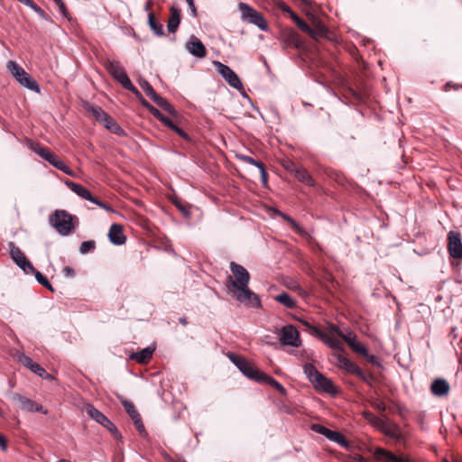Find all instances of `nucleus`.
Returning <instances> with one entry per match:
<instances>
[{"instance_id":"obj_54","label":"nucleus","mask_w":462,"mask_h":462,"mask_svg":"<svg viewBox=\"0 0 462 462\" xmlns=\"http://www.w3.org/2000/svg\"><path fill=\"white\" fill-rule=\"evenodd\" d=\"M138 100L140 101V103L152 115L156 110L157 108L155 106H153L152 104H150L143 97V95L141 94V96H139L138 97Z\"/></svg>"},{"instance_id":"obj_16","label":"nucleus","mask_w":462,"mask_h":462,"mask_svg":"<svg viewBox=\"0 0 462 462\" xmlns=\"http://www.w3.org/2000/svg\"><path fill=\"white\" fill-rule=\"evenodd\" d=\"M448 250L452 258L462 259L461 233H448Z\"/></svg>"},{"instance_id":"obj_45","label":"nucleus","mask_w":462,"mask_h":462,"mask_svg":"<svg viewBox=\"0 0 462 462\" xmlns=\"http://www.w3.org/2000/svg\"><path fill=\"white\" fill-rule=\"evenodd\" d=\"M385 433L387 436L396 440H402L403 438L400 428L397 426H393V428L387 430Z\"/></svg>"},{"instance_id":"obj_25","label":"nucleus","mask_w":462,"mask_h":462,"mask_svg":"<svg viewBox=\"0 0 462 462\" xmlns=\"http://www.w3.org/2000/svg\"><path fill=\"white\" fill-rule=\"evenodd\" d=\"M66 185L80 198L88 201H94L91 192L81 184L68 180L66 181Z\"/></svg>"},{"instance_id":"obj_43","label":"nucleus","mask_w":462,"mask_h":462,"mask_svg":"<svg viewBox=\"0 0 462 462\" xmlns=\"http://www.w3.org/2000/svg\"><path fill=\"white\" fill-rule=\"evenodd\" d=\"M174 205L176 206V208L181 212V214L185 217H189L190 216V207L189 204L187 203H184L179 199H176L174 200Z\"/></svg>"},{"instance_id":"obj_5","label":"nucleus","mask_w":462,"mask_h":462,"mask_svg":"<svg viewBox=\"0 0 462 462\" xmlns=\"http://www.w3.org/2000/svg\"><path fill=\"white\" fill-rule=\"evenodd\" d=\"M337 362L338 367L344 369L348 374L357 376L364 383H371L374 379L372 374L364 372L356 364L340 354L337 356Z\"/></svg>"},{"instance_id":"obj_40","label":"nucleus","mask_w":462,"mask_h":462,"mask_svg":"<svg viewBox=\"0 0 462 462\" xmlns=\"http://www.w3.org/2000/svg\"><path fill=\"white\" fill-rule=\"evenodd\" d=\"M139 84L142 89L152 100L157 97L158 94L155 92L152 85L147 80L142 79L140 80Z\"/></svg>"},{"instance_id":"obj_33","label":"nucleus","mask_w":462,"mask_h":462,"mask_svg":"<svg viewBox=\"0 0 462 462\" xmlns=\"http://www.w3.org/2000/svg\"><path fill=\"white\" fill-rule=\"evenodd\" d=\"M275 300L279 303L282 304L288 309H294L297 306V301L295 299H293L289 293L282 292L279 295H277L275 298Z\"/></svg>"},{"instance_id":"obj_42","label":"nucleus","mask_w":462,"mask_h":462,"mask_svg":"<svg viewBox=\"0 0 462 462\" xmlns=\"http://www.w3.org/2000/svg\"><path fill=\"white\" fill-rule=\"evenodd\" d=\"M96 248V242L94 240H88L81 243L79 252L82 254L91 253Z\"/></svg>"},{"instance_id":"obj_39","label":"nucleus","mask_w":462,"mask_h":462,"mask_svg":"<svg viewBox=\"0 0 462 462\" xmlns=\"http://www.w3.org/2000/svg\"><path fill=\"white\" fill-rule=\"evenodd\" d=\"M107 236L109 241L116 245H121L126 241L125 233H107Z\"/></svg>"},{"instance_id":"obj_12","label":"nucleus","mask_w":462,"mask_h":462,"mask_svg":"<svg viewBox=\"0 0 462 462\" xmlns=\"http://www.w3.org/2000/svg\"><path fill=\"white\" fill-rule=\"evenodd\" d=\"M213 64L216 67L217 72L232 88L237 90L243 89V84L233 69H231L227 65L223 64L217 60L214 61Z\"/></svg>"},{"instance_id":"obj_6","label":"nucleus","mask_w":462,"mask_h":462,"mask_svg":"<svg viewBox=\"0 0 462 462\" xmlns=\"http://www.w3.org/2000/svg\"><path fill=\"white\" fill-rule=\"evenodd\" d=\"M86 412L91 419L108 430L116 440L122 439V435L116 425L99 410L96 409L92 404H88L86 406Z\"/></svg>"},{"instance_id":"obj_23","label":"nucleus","mask_w":462,"mask_h":462,"mask_svg":"<svg viewBox=\"0 0 462 462\" xmlns=\"http://www.w3.org/2000/svg\"><path fill=\"white\" fill-rule=\"evenodd\" d=\"M450 390L448 383L443 378L435 379L430 385L432 394L441 397L448 393Z\"/></svg>"},{"instance_id":"obj_51","label":"nucleus","mask_w":462,"mask_h":462,"mask_svg":"<svg viewBox=\"0 0 462 462\" xmlns=\"http://www.w3.org/2000/svg\"><path fill=\"white\" fill-rule=\"evenodd\" d=\"M295 23L302 32H306L307 34L313 33L312 28H310L309 24L301 18H300Z\"/></svg>"},{"instance_id":"obj_28","label":"nucleus","mask_w":462,"mask_h":462,"mask_svg":"<svg viewBox=\"0 0 462 462\" xmlns=\"http://www.w3.org/2000/svg\"><path fill=\"white\" fill-rule=\"evenodd\" d=\"M84 108L98 123H101L102 121H104V119H106V116L107 115V113L105 110H103L100 106L94 105V104L88 103V102L84 104Z\"/></svg>"},{"instance_id":"obj_44","label":"nucleus","mask_w":462,"mask_h":462,"mask_svg":"<svg viewBox=\"0 0 462 462\" xmlns=\"http://www.w3.org/2000/svg\"><path fill=\"white\" fill-rule=\"evenodd\" d=\"M339 337L342 338L348 346L357 338L356 335L348 328L346 331H342L341 334H339Z\"/></svg>"},{"instance_id":"obj_50","label":"nucleus","mask_w":462,"mask_h":462,"mask_svg":"<svg viewBox=\"0 0 462 462\" xmlns=\"http://www.w3.org/2000/svg\"><path fill=\"white\" fill-rule=\"evenodd\" d=\"M107 130L118 136L126 135L125 131L116 122H115L114 125L107 126Z\"/></svg>"},{"instance_id":"obj_61","label":"nucleus","mask_w":462,"mask_h":462,"mask_svg":"<svg viewBox=\"0 0 462 462\" xmlns=\"http://www.w3.org/2000/svg\"><path fill=\"white\" fill-rule=\"evenodd\" d=\"M115 122L116 121L107 114L106 119H104V121H102L100 124H102L107 129V126L114 125Z\"/></svg>"},{"instance_id":"obj_21","label":"nucleus","mask_w":462,"mask_h":462,"mask_svg":"<svg viewBox=\"0 0 462 462\" xmlns=\"http://www.w3.org/2000/svg\"><path fill=\"white\" fill-rule=\"evenodd\" d=\"M374 456L377 460L383 462H411L406 457H398L393 452L382 448H377L374 450Z\"/></svg>"},{"instance_id":"obj_4","label":"nucleus","mask_w":462,"mask_h":462,"mask_svg":"<svg viewBox=\"0 0 462 462\" xmlns=\"http://www.w3.org/2000/svg\"><path fill=\"white\" fill-rule=\"evenodd\" d=\"M238 9L241 13V19L244 22L252 23L262 31L268 30V23L262 13L258 12L254 7L245 3H240L238 5Z\"/></svg>"},{"instance_id":"obj_57","label":"nucleus","mask_w":462,"mask_h":462,"mask_svg":"<svg viewBox=\"0 0 462 462\" xmlns=\"http://www.w3.org/2000/svg\"><path fill=\"white\" fill-rule=\"evenodd\" d=\"M62 272L64 276L68 278H73L76 275L75 270L70 266H65Z\"/></svg>"},{"instance_id":"obj_35","label":"nucleus","mask_w":462,"mask_h":462,"mask_svg":"<svg viewBox=\"0 0 462 462\" xmlns=\"http://www.w3.org/2000/svg\"><path fill=\"white\" fill-rule=\"evenodd\" d=\"M286 42L287 43L295 48V49H300L303 45V42L300 37V35L295 32H290L286 36Z\"/></svg>"},{"instance_id":"obj_11","label":"nucleus","mask_w":462,"mask_h":462,"mask_svg":"<svg viewBox=\"0 0 462 462\" xmlns=\"http://www.w3.org/2000/svg\"><path fill=\"white\" fill-rule=\"evenodd\" d=\"M310 429L313 431L323 435L330 441L337 443L341 447L347 448L349 446V442L346 438L339 431L331 430L330 429L318 423L312 424Z\"/></svg>"},{"instance_id":"obj_27","label":"nucleus","mask_w":462,"mask_h":462,"mask_svg":"<svg viewBox=\"0 0 462 462\" xmlns=\"http://www.w3.org/2000/svg\"><path fill=\"white\" fill-rule=\"evenodd\" d=\"M153 352H154V348L150 347V346L145 347L139 352L131 354L130 358L132 360L136 361L139 364H146L152 358Z\"/></svg>"},{"instance_id":"obj_34","label":"nucleus","mask_w":462,"mask_h":462,"mask_svg":"<svg viewBox=\"0 0 462 462\" xmlns=\"http://www.w3.org/2000/svg\"><path fill=\"white\" fill-rule=\"evenodd\" d=\"M318 337L322 339L329 347H331L334 350L341 351L343 349V345L337 337H328L323 332L322 335L318 336Z\"/></svg>"},{"instance_id":"obj_64","label":"nucleus","mask_w":462,"mask_h":462,"mask_svg":"<svg viewBox=\"0 0 462 462\" xmlns=\"http://www.w3.org/2000/svg\"><path fill=\"white\" fill-rule=\"evenodd\" d=\"M108 231H123V226L120 224L114 223L110 226Z\"/></svg>"},{"instance_id":"obj_13","label":"nucleus","mask_w":462,"mask_h":462,"mask_svg":"<svg viewBox=\"0 0 462 462\" xmlns=\"http://www.w3.org/2000/svg\"><path fill=\"white\" fill-rule=\"evenodd\" d=\"M234 296L236 299L251 308H259L261 307V300L259 297L254 293L252 291L249 290L248 286L246 288L236 290L234 292Z\"/></svg>"},{"instance_id":"obj_58","label":"nucleus","mask_w":462,"mask_h":462,"mask_svg":"<svg viewBox=\"0 0 462 462\" xmlns=\"http://www.w3.org/2000/svg\"><path fill=\"white\" fill-rule=\"evenodd\" d=\"M188 5H189V11H190V14L193 17H197L198 16V12H197V8L195 6V3H194V0H186Z\"/></svg>"},{"instance_id":"obj_7","label":"nucleus","mask_w":462,"mask_h":462,"mask_svg":"<svg viewBox=\"0 0 462 462\" xmlns=\"http://www.w3.org/2000/svg\"><path fill=\"white\" fill-rule=\"evenodd\" d=\"M231 362L239 369V371L247 378L255 382L259 379L261 374L260 370L256 369L253 365L248 363L244 357L237 356L234 353L228 355Z\"/></svg>"},{"instance_id":"obj_19","label":"nucleus","mask_w":462,"mask_h":462,"mask_svg":"<svg viewBox=\"0 0 462 462\" xmlns=\"http://www.w3.org/2000/svg\"><path fill=\"white\" fill-rule=\"evenodd\" d=\"M186 50L193 56L197 58H205L207 55V50L203 42L197 38L196 36L192 35L189 42H187Z\"/></svg>"},{"instance_id":"obj_49","label":"nucleus","mask_w":462,"mask_h":462,"mask_svg":"<svg viewBox=\"0 0 462 462\" xmlns=\"http://www.w3.org/2000/svg\"><path fill=\"white\" fill-rule=\"evenodd\" d=\"M275 214L276 215H279L281 216L282 218H284L288 223L291 224V226L292 228H294L296 231H301L298 226V224L296 223V221L291 218L290 216L279 211V210H275Z\"/></svg>"},{"instance_id":"obj_41","label":"nucleus","mask_w":462,"mask_h":462,"mask_svg":"<svg viewBox=\"0 0 462 462\" xmlns=\"http://www.w3.org/2000/svg\"><path fill=\"white\" fill-rule=\"evenodd\" d=\"M355 353L360 355L361 356L367 355V348L360 343L357 338L350 343L348 346Z\"/></svg>"},{"instance_id":"obj_20","label":"nucleus","mask_w":462,"mask_h":462,"mask_svg":"<svg viewBox=\"0 0 462 462\" xmlns=\"http://www.w3.org/2000/svg\"><path fill=\"white\" fill-rule=\"evenodd\" d=\"M152 116L157 118L159 121H161L164 125H166L168 128L175 132L177 134H179L180 137H182L185 140H189V136L188 134L183 131L180 127H179L176 124L173 123V121L165 116L163 114L161 113L159 109H157Z\"/></svg>"},{"instance_id":"obj_52","label":"nucleus","mask_w":462,"mask_h":462,"mask_svg":"<svg viewBox=\"0 0 462 462\" xmlns=\"http://www.w3.org/2000/svg\"><path fill=\"white\" fill-rule=\"evenodd\" d=\"M122 87L126 89V90H129L131 91L133 94L135 95L136 97H138L139 96H141V93L140 91L132 84L130 79H128L127 80L125 81V83L122 85Z\"/></svg>"},{"instance_id":"obj_3","label":"nucleus","mask_w":462,"mask_h":462,"mask_svg":"<svg viewBox=\"0 0 462 462\" xmlns=\"http://www.w3.org/2000/svg\"><path fill=\"white\" fill-rule=\"evenodd\" d=\"M31 150L42 157L43 160L47 161L50 164H51L56 169L61 171L62 172L72 176L73 172L70 168L65 164V162L59 159V157L51 152L48 148L42 147L39 143H32L30 146Z\"/></svg>"},{"instance_id":"obj_56","label":"nucleus","mask_w":462,"mask_h":462,"mask_svg":"<svg viewBox=\"0 0 462 462\" xmlns=\"http://www.w3.org/2000/svg\"><path fill=\"white\" fill-rule=\"evenodd\" d=\"M30 274H34L36 281L41 285L47 280V278L41 272L37 271L35 268H34V271L32 272Z\"/></svg>"},{"instance_id":"obj_18","label":"nucleus","mask_w":462,"mask_h":462,"mask_svg":"<svg viewBox=\"0 0 462 462\" xmlns=\"http://www.w3.org/2000/svg\"><path fill=\"white\" fill-rule=\"evenodd\" d=\"M311 383L318 391L329 394L337 393V390L335 387L333 382L327 378L323 374H318V377L314 378V381Z\"/></svg>"},{"instance_id":"obj_9","label":"nucleus","mask_w":462,"mask_h":462,"mask_svg":"<svg viewBox=\"0 0 462 462\" xmlns=\"http://www.w3.org/2000/svg\"><path fill=\"white\" fill-rule=\"evenodd\" d=\"M280 343L282 346L299 347L301 346L300 333L293 325H285L281 328Z\"/></svg>"},{"instance_id":"obj_32","label":"nucleus","mask_w":462,"mask_h":462,"mask_svg":"<svg viewBox=\"0 0 462 462\" xmlns=\"http://www.w3.org/2000/svg\"><path fill=\"white\" fill-rule=\"evenodd\" d=\"M21 4H23L24 5L30 7L32 10H33L43 20L53 23L52 19L46 14V13L39 6L37 5L32 0H17Z\"/></svg>"},{"instance_id":"obj_2","label":"nucleus","mask_w":462,"mask_h":462,"mask_svg":"<svg viewBox=\"0 0 462 462\" xmlns=\"http://www.w3.org/2000/svg\"><path fill=\"white\" fill-rule=\"evenodd\" d=\"M6 68L8 71L13 75V77L24 88L34 91L36 93L40 92V86L37 81L27 73L21 66H19L15 61L9 60L7 62Z\"/></svg>"},{"instance_id":"obj_15","label":"nucleus","mask_w":462,"mask_h":462,"mask_svg":"<svg viewBox=\"0 0 462 462\" xmlns=\"http://www.w3.org/2000/svg\"><path fill=\"white\" fill-rule=\"evenodd\" d=\"M125 411L128 413L130 418L132 419L136 430L142 436H146L147 432L145 430L144 425L142 421L141 415L135 409L134 403L131 401H128L126 399H123L121 401Z\"/></svg>"},{"instance_id":"obj_10","label":"nucleus","mask_w":462,"mask_h":462,"mask_svg":"<svg viewBox=\"0 0 462 462\" xmlns=\"http://www.w3.org/2000/svg\"><path fill=\"white\" fill-rule=\"evenodd\" d=\"M8 246L10 249V257L25 274H30L34 271L32 263L26 258L25 254L14 245V243L10 242Z\"/></svg>"},{"instance_id":"obj_53","label":"nucleus","mask_w":462,"mask_h":462,"mask_svg":"<svg viewBox=\"0 0 462 462\" xmlns=\"http://www.w3.org/2000/svg\"><path fill=\"white\" fill-rule=\"evenodd\" d=\"M93 199L94 201H91L92 203L97 205L98 207H100L101 208L105 209L107 212H113V208L111 205H109L108 203L100 200L97 197L95 196H93Z\"/></svg>"},{"instance_id":"obj_37","label":"nucleus","mask_w":462,"mask_h":462,"mask_svg":"<svg viewBox=\"0 0 462 462\" xmlns=\"http://www.w3.org/2000/svg\"><path fill=\"white\" fill-rule=\"evenodd\" d=\"M156 247L159 248V249H162L165 252H167V253H169V254H172L174 256H177V253L172 248V245L171 243V240H169L168 237L166 236H164V235L161 238L160 245H156Z\"/></svg>"},{"instance_id":"obj_31","label":"nucleus","mask_w":462,"mask_h":462,"mask_svg":"<svg viewBox=\"0 0 462 462\" xmlns=\"http://www.w3.org/2000/svg\"><path fill=\"white\" fill-rule=\"evenodd\" d=\"M295 178L302 183H305L308 186L313 187L315 186V181L304 168H297L294 171Z\"/></svg>"},{"instance_id":"obj_24","label":"nucleus","mask_w":462,"mask_h":462,"mask_svg":"<svg viewBox=\"0 0 462 462\" xmlns=\"http://www.w3.org/2000/svg\"><path fill=\"white\" fill-rule=\"evenodd\" d=\"M257 383L262 384H268L271 385L273 388L277 390L282 395H286L287 391L283 387L282 383H280L277 380H275L273 377L262 373L259 379L257 380Z\"/></svg>"},{"instance_id":"obj_59","label":"nucleus","mask_w":462,"mask_h":462,"mask_svg":"<svg viewBox=\"0 0 462 462\" xmlns=\"http://www.w3.org/2000/svg\"><path fill=\"white\" fill-rule=\"evenodd\" d=\"M328 331L331 334L337 335V337H339V334H341V332H342V330L337 325H335L333 323L328 324Z\"/></svg>"},{"instance_id":"obj_47","label":"nucleus","mask_w":462,"mask_h":462,"mask_svg":"<svg viewBox=\"0 0 462 462\" xmlns=\"http://www.w3.org/2000/svg\"><path fill=\"white\" fill-rule=\"evenodd\" d=\"M236 158L244 162H247L249 164L254 165L257 168L261 167V165L263 164L262 162L257 161V160L254 159L253 157L245 155V154H236Z\"/></svg>"},{"instance_id":"obj_63","label":"nucleus","mask_w":462,"mask_h":462,"mask_svg":"<svg viewBox=\"0 0 462 462\" xmlns=\"http://www.w3.org/2000/svg\"><path fill=\"white\" fill-rule=\"evenodd\" d=\"M278 7L280 10H282V12L284 13H287V14H290L291 13V9L290 8V6H288L286 4L282 3V2H280L278 4Z\"/></svg>"},{"instance_id":"obj_14","label":"nucleus","mask_w":462,"mask_h":462,"mask_svg":"<svg viewBox=\"0 0 462 462\" xmlns=\"http://www.w3.org/2000/svg\"><path fill=\"white\" fill-rule=\"evenodd\" d=\"M12 400L18 403L19 407L23 411L30 412H42L43 414L47 413V410H45L42 405L19 393H13Z\"/></svg>"},{"instance_id":"obj_38","label":"nucleus","mask_w":462,"mask_h":462,"mask_svg":"<svg viewBox=\"0 0 462 462\" xmlns=\"http://www.w3.org/2000/svg\"><path fill=\"white\" fill-rule=\"evenodd\" d=\"M313 33L309 34L312 39L318 40L319 38L327 37L328 33V28L322 23H318L315 28H312Z\"/></svg>"},{"instance_id":"obj_1","label":"nucleus","mask_w":462,"mask_h":462,"mask_svg":"<svg viewBox=\"0 0 462 462\" xmlns=\"http://www.w3.org/2000/svg\"><path fill=\"white\" fill-rule=\"evenodd\" d=\"M49 223L56 231H73L79 227V219L64 209H56L50 215Z\"/></svg>"},{"instance_id":"obj_30","label":"nucleus","mask_w":462,"mask_h":462,"mask_svg":"<svg viewBox=\"0 0 462 462\" xmlns=\"http://www.w3.org/2000/svg\"><path fill=\"white\" fill-rule=\"evenodd\" d=\"M148 25L156 36L162 37L164 33L162 23L158 21L153 13L148 14Z\"/></svg>"},{"instance_id":"obj_26","label":"nucleus","mask_w":462,"mask_h":462,"mask_svg":"<svg viewBox=\"0 0 462 462\" xmlns=\"http://www.w3.org/2000/svg\"><path fill=\"white\" fill-rule=\"evenodd\" d=\"M171 18L168 21L167 29L170 32L174 33L180 23V10L175 6H171Z\"/></svg>"},{"instance_id":"obj_62","label":"nucleus","mask_w":462,"mask_h":462,"mask_svg":"<svg viewBox=\"0 0 462 462\" xmlns=\"http://www.w3.org/2000/svg\"><path fill=\"white\" fill-rule=\"evenodd\" d=\"M0 448L4 451L7 449V439L6 438L0 433Z\"/></svg>"},{"instance_id":"obj_36","label":"nucleus","mask_w":462,"mask_h":462,"mask_svg":"<svg viewBox=\"0 0 462 462\" xmlns=\"http://www.w3.org/2000/svg\"><path fill=\"white\" fill-rule=\"evenodd\" d=\"M303 371L310 383L314 381V378L318 377V374H321L312 364L310 363H307L303 365Z\"/></svg>"},{"instance_id":"obj_60","label":"nucleus","mask_w":462,"mask_h":462,"mask_svg":"<svg viewBox=\"0 0 462 462\" xmlns=\"http://www.w3.org/2000/svg\"><path fill=\"white\" fill-rule=\"evenodd\" d=\"M261 173V179L263 185H266L267 183V172L264 167V164L263 163L261 167L258 168Z\"/></svg>"},{"instance_id":"obj_22","label":"nucleus","mask_w":462,"mask_h":462,"mask_svg":"<svg viewBox=\"0 0 462 462\" xmlns=\"http://www.w3.org/2000/svg\"><path fill=\"white\" fill-rule=\"evenodd\" d=\"M22 364L29 368L32 373L42 378H51V375L39 364L32 361V358L26 356H22L20 358Z\"/></svg>"},{"instance_id":"obj_55","label":"nucleus","mask_w":462,"mask_h":462,"mask_svg":"<svg viewBox=\"0 0 462 462\" xmlns=\"http://www.w3.org/2000/svg\"><path fill=\"white\" fill-rule=\"evenodd\" d=\"M363 357L365 358L367 360V362H369L370 364H372L374 365H376L378 367L382 366L378 358L374 355H370L368 352H367V355L364 356Z\"/></svg>"},{"instance_id":"obj_8","label":"nucleus","mask_w":462,"mask_h":462,"mask_svg":"<svg viewBox=\"0 0 462 462\" xmlns=\"http://www.w3.org/2000/svg\"><path fill=\"white\" fill-rule=\"evenodd\" d=\"M230 270L235 276V280H233L231 276H228L232 287L236 291L246 288L250 281V274L248 271L244 266L235 262L230 263Z\"/></svg>"},{"instance_id":"obj_29","label":"nucleus","mask_w":462,"mask_h":462,"mask_svg":"<svg viewBox=\"0 0 462 462\" xmlns=\"http://www.w3.org/2000/svg\"><path fill=\"white\" fill-rule=\"evenodd\" d=\"M152 101L171 116L175 118L179 116V113L174 108V106L167 99L163 98L160 95H157V97L153 98Z\"/></svg>"},{"instance_id":"obj_46","label":"nucleus","mask_w":462,"mask_h":462,"mask_svg":"<svg viewBox=\"0 0 462 462\" xmlns=\"http://www.w3.org/2000/svg\"><path fill=\"white\" fill-rule=\"evenodd\" d=\"M300 323L306 327V328L314 336L318 337V336H321L322 335V331L317 327V326H314L312 324H310L309 321L305 320V319H300Z\"/></svg>"},{"instance_id":"obj_17","label":"nucleus","mask_w":462,"mask_h":462,"mask_svg":"<svg viewBox=\"0 0 462 462\" xmlns=\"http://www.w3.org/2000/svg\"><path fill=\"white\" fill-rule=\"evenodd\" d=\"M105 68L121 86L129 79L125 68L117 60H107L105 64Z\"/></svg>"},{"instance_id":"obj_48","label":"nucleus","mask_w":462,"mask_h":462,"mask_svg":"<svg viewBox=\"0 0 462 462\" xmlns=\"http://www.w3.org/2000/svg\"><path fill=\"white\" fill-rule=\"evenodd\" d=\"M55 5H57L60 13L62 14V16L68 20H70L69 13L63 2V0H53Z\"/></svg>"}]
</instances>
